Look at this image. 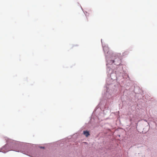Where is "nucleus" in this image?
Instances as JSON below:
<instances>
[{"label": "nucleus", "mask_w": 157, "mask_h": 157, "mask_svg": "<svg viewBox=\"0 0 157 157\" xmlns=\"http://www.w3.org/2000/svg\"><path fill=\"white\" fill-rule=\"evenodd\" d=\"M40 147L41 148H44V147Z\"/></svg>", "instance_id": "nucleus-4"}, {"label": "nucleus", "mask_w": 157, "mask_h": 157, "mask_svg": "<svg viewBox=\"0 0 157 157\" xmlns=\"http://www.w3.org/2000/svg\"><path fill=\"white\" fill-rule=\"evenodd\" d=\"M8 146L7 145H6L2 148L1 149V151L5 153L8 151V150H7L6 149V148Z\"/></svg>", "instance_id": "nucleus-2"}, {"label": "nucleus", "mask_w": 157, "mask_h": 157, "mask_svg": "<svg viewBox=\"0 0 157 157\" xmlns=\"http://www.w3.org/2000/svg\"><path fill=\"white\" fill-rule=\"evenodd\" d=\"M83 134L86 137H87L90 135L89 132L87 131H83Z\"/></svg>", "instance_id": "nucleus-3"}, {"label": "nucleus", "mask_w": 157, "mask_h": 157, "mask_svg": "<svg viewBox=\"0 0 157 157\" xmlns=\"http://www.w3.org/2000/svg\"><path fill=\"white\" fill-rule=\"evenodd\" d=\"M112 63H115V64L116 65H119L121 63L120 59L119 58H116L115 60H112Z\"/></svg>", "instance_id": "nucleus-1"}]
</instances>
